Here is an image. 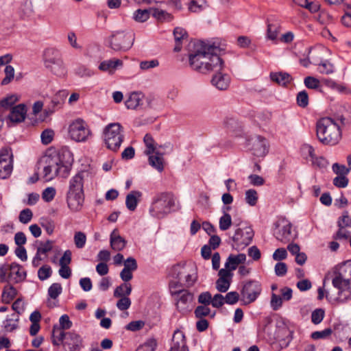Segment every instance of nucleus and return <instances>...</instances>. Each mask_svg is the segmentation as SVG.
Wrapping results in <instances>:
<instances>
[{
  "mask_svg": "<svg viewBox=\"0 0 351 351\" xmlns=\"http://www.w3.org/2000/svg\"><path fill=\"white\" fill-rule=\"evenodd\" d=\"M225 49V44L199 40L193 44V49L189 54V66L203 74L221 71L224 68V62L220 52Z\"/></svg>",
  "mask_w": 351,
  "mask_h": 351,
  "instance_id": "obj_1",
  "label": "nucleus"
},
{
  "mask_svg": "<svg viewBox=\"0 0 351 351\" xmlns=\"http://www.w3.org/2000/svg\"><path fill=\"white\" fill-rule=\"evenodd\" d=\"M327 277L331 279L333 287L337 290L336 300L339 303H347L350 301L351 264L334 270Z\"/></svg>",
  "mask_w": 351,
  "mask_h": 351,
  "instance_id": "obj_2",
  "label": "nucleus"
},
{
  "mask_svg": "<svg viewBox=\"0 0 351 351\" xmlns=\"http://www.w3.org/2000/svg\"><path fill=\"white\" fill-rule=\"evenodd\" d=\"M316 136L324 145H337L341 138L340 127L330 117H324L316 123Z\"/></svg>",
  "mask_w": 351,
  "mask_h": 351,
  "instance_id": "obj_3",
  "label": "nucleus"
},
{
  "mask_svg": "<svg viewBox=\"0 0 351 351\" xmlns=\"http://www.w3.org/2000/svg\"><path fill=\"white\" fill-rule=\"evenodd\" d=\"M86 173L81 171L71 178L69 181L66 202L69 208L74 212L79 211L83 205L84 195L83 190L84 178Z\"/></svg>",
  "mask_w": 351,
  "mask_h": 351,
  "instance_id": "obj_4",
  "label": "nucleus"
},
{
  "mask_svg": "<svg viewBox=\"0 0 351 351\" xmlns=\"http://www.w3.org/2000/svg\"><path fill=\"white\" fill-rule=\"evenodd\" d=\"M174 206L175 199L172 193H160L153 198L149 211L152 217L162 219L171 212Z\"/></svg>",
  "mask_w": 351,
  "mask_h": 351,
  "instance_id": "obj_5",
  "label": "nucleus"
},
{
  "mask_svg": "<svg viewBox=\"0 0 351 351\" xmlns=\"http://www.w3.org/2000/svg\"><path fill=\"white\" fill-rule=\"evenodd\" d=\"M104 139L108 149L117 152L124 139V131L119 123L107 125L104 130Z\"/></svg>",
  "mask_w": 351,
  "mask_h": 351,
  "instance_id": "obj_6",
  "label": "nucleus"
},
{
  "mask_svg": "<svg viewBox=\"0 0 351 351\" xmlns=\"http://www.w3.org/2000/svg\"><path fill=\"white\" fill-rule=\"evenodd\" d=\"M45 66L57 76H64L66 69L60 52L55 48H47L43 53Z\"/></svg>",
  "mask_w": 351,
  "mask_h": 351,
  "instance_id": "obj_7",
  "label": "nucleus"
},
{
  "mask_svg": "<svg viewBox=\"0 0 351 351\" xmlns=\"http://www.w3.org/2000/svg\"><path fill=\"white\" fill-rule=\"evenodd\" d=\"M27 273L23 267L16 263L3 264L0 267V282L19 283L26 278Z\"/></svg>",
  "mask_w": 351,
  "mask_h": 351,
  "instance_id": "obj_8",
  "label": "nucleus"
},
{
  "mask_svg": "<svg viewBox=\"0 0 351 351\" xmlns=\"http://www.w3.org/2000/svg\"><path fill=\"white\" fill-rule=\"evenodd\" d=\"M44 162L45 165L43 167V178L45 181H50L60 173L64 176L69 172V165L64 164L58 156H47Z\"/></svg>",
  "mask_w": 351,
  "mask_h": 351,
  "instance_id": "obj_9",
  "label": "nucleus"
},
{
  "mask_svg": "<svg viewBox=\"0 0 351 351\" xmlns=\"http://www.w3.org/2000/svg\"><path fill=\"white\" fill-rule=\"evenodd\" d=\"M262 292V285L260 282L250 280L243 282L241 290V300L245 305L254 302Z\"/></svg>",
  "mask_w": 351,
  "mask_h": 351,
  "instance_id": "obj_10",
  "label": "nucleus"
},
{
  "mask_svg": "<svg viewBox=\"0 0 351 351\" xmlns=\"http://www.w3.org/2000/svg\"><path fill=\"white\" fill-rule=\"evenodd\" d=\"M134 38L131 33L115 32L108 38L109 47L114 51H126L133 45Z\"/></svg>",
  "mask_w": 351,
  "mask_h": 351,
  "instance_id": "obj_11",
  "label": "nucleus"
},
{
  "mask_svg": "<svg viewBox=\"0 0 351 351\" xmlns=\"http://www.w3.org/2000/svg\"><path fill=\"white\" fill-rule=\"evenodd\" d=\"M69 134L76 142H84L91 135V132L84 120L77 119L69 125Z\"/></svg>",
  "mask_w": 351,
  "mask_h": 351,
  "instance_id": "obj_12",
  "label": "nucleus"
},
{
  "mask_svg": "<svg viewBox=\"0 0 351 351\" xmlns=\"http://www.w3.org/2000/svg\"><path fill=\"white\" fill-rule=\"evenodd\" d=\"M254 234V231L251 227L246 226L243 228H237L232 237L234 242L232 247L237 251L244 249L250 245Z\"/></svg>",
  "mask_w": 351,
  "mask_h": 351,
  "instance_id": "obj_13",
  "label": "nucleus"
},
{
  "mask_svg": "<svg viewBox=\"0 0 351 351\" xmlns=\"http://www.w3.org/2000/svg\"><path fill=\"white\" fill-rule=\"evenodd\" d=\"M59 332L57 336L59 341H64V347H67L68 350H81L83 347V339L77 333L72 332H64L58 329Z\"/></svg>",
  "mask_w": 351,
  "mask_h": 351,
  "instance_id": "obj_14",
  "label": "nucleus"
},
{
  "mask_svg": "<svg viewBox=\"0 0 351 351\" xmlns=\"http://www.w3.org/2000/svg\"><path fill=\"white\" fill-rule=\"evenodd\" d=\"M248 145L251 146L253 154L258 157H262L268 152V143L265 138L256 135L248 140Z\"/></svg>",
  "mask_w": 351,
  "mask_h": 351,
  "instance_id": "obj_15",
  "label": "nucleus"
},
{
  "mask_svg": "<svg viewBox=\"0 0 351 351\" xmlns=\"http://www.w3.org/2000/svg\"><path fill=\"white\" fill-rule=\"evenodd\" d=\"M218 275L219 278L216 281V288L219 292L225 293L230 286L233 274L229 270L221 269L219 271Z\"/></svg>",
  "mask_w": 351,
  "mask_h": 351,
  "instance_id": "obj_16",
  "label": "nucleus"
},
{
  "mask_svg": "<svg viewBox=\"0 0 351 351\" xmlns=\"http://www.w3.org/2000/svg\"><path fill=\"white\" fill-rule=\"evenodd\" d=\"M177 296V308L180 311H184L188 307L193 299V295L189 291L182 289L175 291L173 293Z\"/></svg>",
  "mask_w": 351,
  "mask_h": 351,
  "instance_id": "obj_17",
  "label": "nucleus"
},
{
  "mask_svg": "<svg viewBox=\"0 0 351 351\" xmlns=\"http://www.w3.org/2000/svg\"><path fill=\"white\" fill-rule=\"evenodd\" d=\"M186 350H187V347L184 335L182 331L177 329L173 335L170 351H186Z\"/></svg>",
  "mask_w": 351,
  "mask_h": 351,
  "instance_id": "obj_18",
  "label": "nucleus"
},
{
  "mask_svg": "<svg viewBox=\"0 0 351 351\" xmlns=\"http://www.w3.org/2000/svg\"><path fill=\"white\" fill-rule=\"evenodd\" d=\"M27 110L24 104H19L11 110L8 118L12 123L23 122L26 117Z\"/></svg>",
  "mask_w": 351,
  "mask_h": 351,
  "instance_id": "obj_19",
  "label": "nucleus"
},
{
  "mask_svg": "<svg viewBox=\"0 0 351 351\" xmlns=\"http://www.w3.org/2000/svg\"><path fill=\"white\" fill-rule=\"evenodd\" d=\"M291 225L287 223L282 226L276 224L274 234L275 237L282 242H287L290 239Z\"/></svg>",
  "mask_w": 351,
  "mask_h": 351,
  "instance_id": "obj_20",
  "label": "nucleus"
},
{
  "mask_svg": "<svg viewBox=\"0 0 351 351\" xmlns=\"http://www.w3.org/2000/svg\"><path fill=\"white\" fill-rule=\"evenodd\" d=\"M216 73L211 80L212 84L219 90H226L230 84V77L226 74H223L221 71Z\"/></svg>",
  "mask_w": 351,
  "mask_h": 351,
  "instance_id": "obj_21",
  "label": "nucleus"
},
{
  "mask_svg": "<svg viewBox=\"0 0 351 351\" xmlns=\"http://www.w3.org/2000/svg\"><path fill=\"white\" fill-rule=\"evenodd\" d=\"M123 66V61L119 59H110L102 61L99 65V69L101 71L108 72L112 74L118 69Z\"/></svg>",
  "mask_w": 351,
  "mask_h": 351,
  "instance_id": "obj_22",
  "label": "nucleus"
},
{
  "mask_svg": "<svg viewBox=\"0 0 351 351\" xmlns=\"http://www.w3.org/2000/svg\"><path fill=\"white\" fill-rule=\"evenodd\" d=\"M246 260L245 254H239L237 255L230 254L225 263V270H229L230 272L235 270L238 265L243 263Z\"/></svg>",
  "mask_w": 351,
  "mask_h": 351,
  "instance_id": "obj_23",
  "label": "nucleus"
},
{
  "mask_svg": "<svg viewBox=\"0 0 351 351\" xmlns=\"http://www.w3.org/2000/svg\"><path fill=\"white\" fill-rule=\"evenodd\" d=\"M110 243L113 250L119 252L125 247L126 241L120 236L118 230L114 229L110 234Z\"/></svg>",
  "mask_w": 351,
  "mask_h": 351,
  "instance_id": "obj_24",
  "label": "nucleus"
},
{
  "mask_svg": "<svg viewBox=\"0 0 351 351\" xmlns=\"http://www.w3.org/2000/svg\"><path fill=\"white\" fill-rule=\"evenodd\" d=\"M280 23L278 20H267V38L275 40L280 31Z\"/></svg>",
  "mask_w": 351,
  "mask_h": 351,
  "instance_id": "obj_25",
  "label": "nucleus"
},
{
  "mask_svg": "<svg viewBox=\"0 0 351 351\" xmlns=\"http://www.w3.org/2000/svg\"><path fill=\"white\" fill-rule=\"evenodd\" d=\"M147 156L149 165L159 172H162L164 169L163 154L155 151L154 154Z\"/></svg>",
  "mask_w": 351,
  "mask_h": 351,
  "instance_id": "obj_26",
  "label": "nucleus"
},
{
  "mask_svg": "<svg viewBox=\"0 0 351 351\" xmlns=\"http://www.w3.org/2000/svg\"><path fill=\"white\" fill-rule=\"evenodd\" d=\"M270 79L271 81L282 86H286L293 80L292 77L286 72L271 73Z\"/></svg>",
  "mask_w": 351,
  "mask_h": 351,
  "instance_id": "obj_27",
  "label": "nucleus"
},
{
  "mask_svg": "<svg viewBox=\"0 0 351 351\" xmlns=\"http://www.w3.org/2000/svg\"><path fill=\"white\" fill-rule=\"evenodd\" d=\"M173 34L176 43L173 51L176 52H179L182 49V40L187 38L188 34L184 29L179 27L174 29Z\"/></svg>",
  "mask_w": 351,
  "mask_h": 351,
  "instance_id": "obj_28",
  "label": "nucleus"
},
{
  "mask_svg": "<svg viewBox=\"0 0 351 351\" xmlns=\"http://www.w3.org/2000/svg\"><path fill=\"white\" fill-rule=\"evenodd\" d=\"M142 193L138 191H132L127 195L125 199V205L128 210L134 211L137 206L138 199Z\"/></svg>",
  "mask_w": 351,
  "mask_h": 351,
  "instance_id": "obj_29",
  "label": "nucleus"
},
{
  "mask_svg": "<svg viewBox=\"0 0 351 351\" xmlns=\"http://www.w3.org/2000/svg\"><path fill=\"white\" fill-rule=\"evenodd\" d=\"M143 95L141 93H132L125 101V106L128 109H136L141 104Z\"/></svg>",
  "mask_w": 351,
  "mask_h": 351,
  "instance_id": "obj_30",
  "label": "nucleus"
},
{
  "mask_svg": "<svg viewBox=\"0 0 351 351\" xmlns=\"http://www.w3.org/2000/svg\"><path fill=\"white\" fill-rule=\"evenodd\" d=\"M17 295L16 289L10 285L4 287L2 292V302L5 304H9Z\"/></svg>",
  "mask_w": 351,
  "mask_h": 351,
  "instance_id": "obj_31",
  "label": "nucleus"
},
{
  "mask_svg": "<svg viewBox=\"0 0 351 351\" xmlns=\"http://www.w3.org/2000/svg\"><path fill=\"white\" fill-rule=\"evenodd\" d=\"M152 16L160 22H169L173 19L171 14L158 8H151Z\"/></svg>",
  "mask_w": 351,
  "mask_h": 351,
  "instance_id": "obj_32",
  "label": "nucleus"
},
{
  "mask_svg": "<svg viewBox=\"0 0 351 351\" xmlns=\"http://www.w3.org/2000/svg\"><path fill=\"white\" fill-rule=\"evenodd\" d=\"M150 14L152 15L151 8L144 10L138 9L134 12L133 19L136 22L143 23L149 19Z\"/></svg>",
  "mask_w": 351,
  "mask_h": 351,
  "instance_id": "obj_33",
  "label": "nucleus"
},
{
  "mask_svg": "<svg viewBox=\"0 0 351 351\" xmlns=\"http://www.w3.org/2000/svg\"><path fill=\"white\" fill-rule=\"evenodd\" d=\"M132 292V285L130 283H122L119 286L117 287V288L114 291V297L119 298V297H125L130 295Z\"/></svg>",
  "mask_w": 351,
  "mask_h": 351,
  "instance_id": "obj_34",
  "label": "nucleus"
},
{
  "mask_svg": "<svg viewBox=\"0 0 351 351\" xmlns=\"http://www.w3.org/2000/svg\"><path fill=\"white\" fill-rule=\"evenodd\" d=\"M13 160H10V161L6 162H0V178L1 179H6L8 178L12 173L13 169Z\"/></svg>",
  "mask_w": 351,
  "mask_h": 351,
  "instance_id": "obj_35",
  "label": "nucleus"
},
{
  "mask_svg": "<svg viewBox=\"0 0 351 351\" xmlns=\"http://www.w3.org/2000/svg\"><path fill=\"white\" fill-rule=\"evenodd\" d=\"M146 149L144 151L145 155H150L155 152L156 147L154 145V140L151 134H146L143 138Z\"/></svg>",
  "mask_w": 351,
  "mask_h": 351,
  "instance_id": "obj_36",
  "label": "nucleus"
},
{
  "mask_svg": "<svg viewBox=\"0 0 351 351\" xmlns=\"http://www.w3.org/2000/svg\"><path fill=\"white\" fill-rule=\"evenodd\" d=\"M258 195L255 189H248L245 193V202L250 206H254L257 204Z\"/></svg>",
  "mask_w": 351,
  "mask_h": 351,
  "instance_id": "obj_37",
  "label": "nucleus"
},
{
  "mask_svg": "<svg viewBox=\"0 0 351 351\" xmlns=\"http://www.w3.org/2000/svg\"><path fill=\"white\" fill-rule=\"evenodd\" d=\"M74 72L75 75L80 77H90L95 74L93 70L84 65L77 66Z\"/></svg>",
  "mask_w": 351,
  "mask_h": 351,
  "instance_id": "obj_38",
  "label": "nucleus"
},
{
  "mask_svg": "<svg viewBox=\"0 0 351 351\" xmlns=\"http://www.w3.org/2000/svg\"><path fill=\"white\" fill-rule=\"evenodd\" d=\"M219 229L222 231L228 230L232 226V218L230 214L224 213L223 215L219 218Z\"/></svg>",
  "mask_w": 351,
  "mask_h": 351,
  "instance_id": "obj_39",
  "label": "nucleus"
},
{
  "mask_svg": "<svg viewBox=\"0 0 351 351\" xmlns=\"http://www.w3.org/2000/svg\"><path fill=\"white\" fill-rule=\"evenodd\" d=\"M62 291V287L60 283H53L48 289V295L51 299L56 300Z\"/></svg>",
  "mask_w": 351,
  "mask_h": 351,
  "instance_id": "obj_40",
  "label": "nucleus"
},
{
  "mask_svg": "<svg viewBox=\"0 0 351 351\" xmlns=\"http://www.w3.org/2000/svg\"><path fill=\"white\" fill-rule=\"evenodd\" d=\"M342 24L348 27H351V4H345L344 14L341 17Z\"/></svg>",
  "mask_w": 351,
  "mask_h": 351,
  "instance_id": "obj_41",
  "label": "nucleus"
},
{
  "mask_svg": "<svg viewBox=\"0 0 351 351\" xmlns=\"http://www.w3.org/2000/svg\"><path fill=\"white\" fill-rule=\"evenodd\" d=\"M74 243L77 248L81 249L84 247L86 242V236L82 232H76L74 234Z\"/></svg>",
  "mask_w": 351,
  "mask_h": 351,
  "instance_id": "obj_42",
  "label": "nucleus"
},
{
  "mask_svg": "<svg viewBox=\"0 0 351 351\" xmlns=\"http://www.w3.org/2000/svg\"><path fill=\"white\" fill-rule=\"evenodd\" d=\"M52 274L51 268L49 265H45L42 266L38 271V278L43 281L49 278Z\"/></svg>",
  "mask_w": 351,
  "mask_h": 351,
  "instance_id": "obj_43",
  "label": "nucleus"
},
{
  "mask_svg": "<svg viewBox=\"0 0 351 351\" xmlns=\"http://www.w3.org/2000/svg\"><path fill=\"white\" fill-rule=\"evenodd\" d=\"M5 77L1 81V85L8 84L14 76V69L13 66L7 65L4 69Z\"/></svg>",
  "mask_w": 351,
  "mask_h": 351,
  "instance_id": "obj_44",
  "label": "nucleus"
},
{
  "mask_svg": "<svg viewBox=\"0 0 351 351\" xmlns=\"http://www.w3.org/2000/svg\"><path fill=\"white\" fill-rule=\"evenodd\" d=\"M33 217V213L29 208H25L20 212L19 219L22 223H29Z\"/></svg>",
  "mask_w": 351,
  "mask_h": 351,
  "instance_id": "obj_45",
  "label": "nucleus"
},
{
  "mask_svg": "<svg viewBox=\"0 0 351 351\" xmlns=\"http://www.w3.org/2000/svg\"><path fill=\"white\" fill-rule=\"evenodd\" d=\"M297 104L300 107L305 108L308 104V95L306 90L300 91L298 93Z\"/></svg>",
  "mask_w": 351,
  "mask_h": 351,
  "instance_id": "obj_46",
  "label": "nucleus"
},
{
  "mask_svg": "<svg viewBox=\"0 0 351 351\" xmlns=\"http://www.w3.org/2000/svg\"><path fill=\"white\" fill-rule=\"evenodd\" d=\"M282 298L280 295L272 293L271 296L270 305L274 311H277L282 306Z\"/></svg>",
  "mask_w": 351,
  "mask_h": 351,
  "instance_id": "obj_47",
  "label": "nucleus"
},
{
  "mask_svg": "<svg viewBox=\"0 0 351 351\" xmlns=\"http://www.w3.org/2000/svg\"><path fill=\"white\" fill-rule=\"evenodd\" d=\"M338 227H350L351 226V217L347 210H345L341 217H340L337 221Z\"/></svg>",
  "mask_w": 351,
  "mask_h": 351,
  "instance_id": "obj_48",
  "label": "nucleus"
},
{
  "mask_svg": "<svg viewBox=\"0 0 351 351\" xmlns=\"http://www.w3.org/2000/svg\"><path fill=\"white\" fill-rule=\"evenodd\" d=\"M324 311L322 308H317L312 312L311 321L314 324H318L322 322L324 317Z\"/></svg>",
  "mask_w": 351,
  "mask_h": 351,
  "instance_id": "obj_49",
  "label": "nucleus"
},
{
  "mask_svg": "<svg viewBox=\"0 0 351 351\" xmlns=\"http://www.w3.org/2000/svg\"><path fill=\"white\" fill-rule=\"evenodd\" d=\"M123 269H126V271H130L133 273V271H136L138 268V265L136 259L133 257H129L126 260H125L123 263Z\"/></svg>",
  "mask_w": 351,
  "mask_h": 351,
  "instance_id": "obj_50",
  "label": "nucleus"
},
{
  "mask_svg": "<svg viewBox=\"0 0 351 351\" xmlns=\"http://www.w3.org/2000/svg\"><path fill=\"white\" fill-rule=\"evenodd\" d=\"M17 97L14 95H12L3 99L0 101V106L5 109H8L11 108L17 101Z\"/></svg>",
  "mask_w": 351,
  "mask_h": 351,
  "instance_id": "obj_51",
  "label": "nucleus"
},
{
  "mask_svg": "<svg viewBox=\"0 0 351 351\" xmlns=\"http://www.w3.org/2000/svg\"><path fill=\"white\" fill-rule=\"evenodd\" d=\"M304 82L305 86L308 88H311V89H317L320 86V82H319V80H317V78H315L314 77H311V76H308V77H305Z\"/></svg>",
  "mask_w": 351,
  "mask_h": 351,
  "instance_id": "obj_52",
  "label": "nucleus"
},
{
  "mask_svg": "<svg viewBox=\"0 0 351 351\" xmlns=\"http://www.w3.org/2000/svg\"><path fill=\"white\" fill-rule=\"evenodd\" d=\"M60 328L57 329H60L61 330H67L71 328L72 322L70 320L69 317L64 314L60 317L59 319Z\"/></svg>",
  "mask_w": 351,
  "mask_h": 351,
  "instance_id": "obj_53",
  "label": "nucleus"
},
{
  "mask_svg": "<svg viewBox=\"0 0 351 351\" xmlns=\"http://www.w3.org/2000/svg\"><path fill=\"white\" fill-rule=\"evenodd\" d=\"M120 299L117 302V307L120 311H125L130 308L131 305V300L128 297H119Z\"/></svg>",
  "mask_w": 351,
  "mask_h": 351,
  "instance_id": "obj_54",
  "label": "nucleus"
},
{
  "mask_svg": "<svg viewBox=\"0 0 351 351\" xmlns=\"http://www.w3.org/2000/svg\"><path fill=\"white\" fill-rule=\"evenodd\" d=\"M350 232L347 230L344 227H339V230L336 234L333 237L335 239L340 241H346L350 236Z\"/></svg>",
  "mask_w": 351,
  "mask_h": 351,
  "instance_id": "obj_55",
  "label": "nucleus"
},
{
  "mask_svg": "<svg viewBox=\"0 0 351 351\" xmlns=\"http://www.w3.org/2000/svg\"><path fill=\"white\" fill-rule=\"evenodd\" d=\"M332 182L338 188H345L348 186L349 180L346 176H337L333 179Z\"/></svg>",
  "mask_w": 351,
  "mask_h": 351,
  "instance_id": "obj_56",
  "label": "nucleus"
},
{
  "mask_svg": "<svg viewBox=\"0 0 351 351\" xmlns=\"http://www.w3.org/2000/svg\"><path fill=\"white\" fill-rule=\"evenodd\" d=\"M240 296L241 293L239 294L237 291H230L224 297L225 302L228 304H234L239 301Z\"/></svg>",
  "mask_w": 351,
  "mask_h": 351,
  "instance_id": "obj_57",
  "label": "nucleus"
},
{
  "mask_svg": "<svg viewBox=\"0 0 351 351\" xmlns=\"http://www.w3.org/2000/svg\"><path fill=\"white\" fill-rule=\"evenodd\" d=\"M54 132L52 130H45L40 135L41 141L44 145L49 144L53 138Z\"/></svg>",
  "mask_w": 351,
  "mask_h": 351,
  "instance_id": "obj_58",
  "label": "nucleus"
},
{
  "mask_svg": "<svg viewBox=\"0 0 351 351\" xmlns=\"http://www.w3.org/2000/svg\"><path fill=\"white\" fill-rule=\"evenodd\" d=\"M332 168L334 173L338 176H346L350 172V169L345 165L337 162L332 165Z\"/></svg>",
  "mask_w": 351,
  "mask_h": 351,
  "instance_id": "obj_59",
  "label": "nucleus"
},
{
  "mask_svg": "<svg viewBox=\"0 0 351 351\" xmlns=\"http://www.w3.org/2000/svg\"><path fill=\"white\" fill-rule=\"evenodd\" d=\"M332 331L330 328H326L322 331H315L311 333V338L313 339H325L332 334Z\"/></svg>",
  "mask_w": 351,
  "mask_h": 351,
  "instance_id": "obj_60",
  "label": "nucleus"
},
{
  "mask_svg": "<svg viewBox=\"0 0 351 351\" xmlns=\"http://www.w3.org/2000/svg\"><path fill=\"white\" fill-rule=\"evenodd\" d=\"M333 65L328 61L322 62L319 64L318 70L321 73L330 74L333 72Z\"/></svg>",
  "mask_w": 351,
  "mask_h": 351,
  "instance_id": "obj_61",
  "label": "nucleus"
},
{
  "mask_svg": "<svg viewBox=\"0 0 351 351\" xmlns=\"http://www.w3.org/2000/svg\"><path fill=\"white\" fill-rule=\"evenodd\" d=\"M210 309L207 305L198 306L195 310V317L197 318H202L209 315Z\"/></svg>",
  "mask_w": 351,
  "mask_h": 351,
  "instance_id": "obj_62",
  "label": "nucleus"
},
{
  "mask_svg": "<svg viewBox=\"0 0 351 351\" xmlns=\"http://www.w3.org/2000/svg\"><path fill=\"white\" fill-rule=\"evenodd\" d=\"M56 189L53 187H47L45 189L42 194L43 199L47 202H51L55 197Z\"/></svg>",
  "mask_w": 351,
  "mask_h": 351,
  "instance_id": "obj_63",
  "label": "nucleus"
},
{
  "mask_svg": "<svg viewBox=\"0 0 351 351\" xmlns=\"http://www.w3.org/2000/svg\"><path fill=\"white\" fill-rule=\"evenodd\" d=\"M211 301L212 306L217 308L221 307L226 303L225 298L220 293L215 294L213 298H212Z\"/></svg>",
  "mask_w": 351,
  "mask_h": 351,
  "instance_id": "obj_64",
  "label": "nucleus"
}]
</instances>
